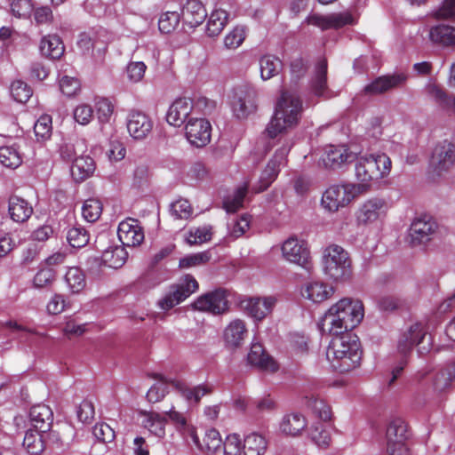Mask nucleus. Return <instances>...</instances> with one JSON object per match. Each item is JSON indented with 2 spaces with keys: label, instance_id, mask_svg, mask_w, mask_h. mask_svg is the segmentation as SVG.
Masks as SVG:
<instances>
[{
  "label": "nucleus",
  "instance_id": "f257e3e1",
  "mask_svg": "<svg viewBox=\"0 0 455 455\" xmlns=\"http://www.w3.org/2000/svg\"><path fill=\"white\" fill-rule=\"evenodd\" d=\"M364 315L363 305L361 300L343 298L333 304L324 314L319 328L329 334H343L355 328Z\"/></svg>",
  "mask_w": 455,
  "mask_h": 455
},
{
  "label": "nucleus",
  "instance_id": "f03ea898",
  "mask_svg": "<svg viewBox=\"0 0 455 455\" xmlns=\"http://www.w3.org/2000/svg\"><path fill=\"white\" fill-rule=\"evenodd\" d=\"M327 349L326 358L334 370L349 371L359 366L362 351L359 339L350 333L332 334Z\"/></svg>",
  "mask_w": 455,
  "mask_h": 455
},
{
  "label": "nucleus",
  "instance_id": "7ed1b4c3",
  "mask_svg": "<svg viewBox=\"0 0 455 455\" xmlns=\"http://www.w3.org/2000/svg\"><path fill=\"white\" fill-rule=\"evenodd\" d=\"M302 101L298 95L289 91H283L278 99L274 116L266 128L270 138L294 128L301 117Z\"/></svg>",
  "mask_w": 455,
  "mask_h": 455
},
{
  "label": "nucleus",
  "instance_id": "20e7f679",
  "mask_svg": "<svg viewBox=\"0 0 455 455\" xmlns=\"http://www.w3.org/2000/svg\"><path fill=\"white\" fill-rule=\"evenodd\" d=\"M354 159L355 175L358 181L354 186L360 194L368 192L373 181L379 180L390 173L392 162L384 153L361 154Z\"/></svg>",
  "mask_w": 455,
  "mask_h": 455
},
{
  "label": "nucleus",
  "instance_id": "39448f33",
  "mask_svg": "<svg viewBox=\"0 0 455 455\" xmlns=\"http://www.w3.org/2000/svg\"><path fill=\"white\" fill-rule=\"evenodd\" d=\"M323 269L334 281L348 279L352 274L351 259L343 247L330 244L323 251Z\"/></svg>",
  "mask_w": 455,
  "mask_h": 455
},
{
  "label": "nucleus",
  "instance_id": "423d86ee",
  "mask_svg": "<svg viewBox=\"0 0 455 455\" xmlns=\"http://www.w3.org/2000/svg\"><path fill=\"white\" fill-rule=\"evenodd\" d=\"M455 165V144L448 140L439 141L433 148L429 159V171L436 177H442Z\"/></svg>",
  "mask_w": 455,
  "mask_h": 455
},
{
  "label": "nucleus",
  "instance_id": "0eeeda50",
  "mask_svg": "<svg viewBox=\"0 0 455 455\" xmlns=\"http://www.w3.org/2000/svg\"><path fill=\"white\" fill-rule=\"evenodd\" d=\"M358 195L361 194L354 184L332 185L323 192L321 205L329 212H336L350 204Z\"/></svg>",
  "mask_w": 455,
  "mask_h": 455
},
{
  "label": "nucleus",
  "instance_id": "6e6552de",
  "mask_svg": "<svg viewBox=\"0 0 455 455\" xmlns=\"http://www.w3.org/2000/svg\"><path fill=\"white\" fill-rule=\"evenodd\" d=\"M289 143L278 148L273 157L268 161L267 166L262 171L259 181L252 187L254 193H260L266 190L277 178L280 167L286 162V156L291 149Z\"/></svg>",
  "mask_w": 455,
  "mask_h": 455
},
{
  "label": "nucleus",
  "instance_id": "1a4fd4ad",
  "mask_svg": "<svg viewBox=\"0 0 455 455\" xmlns=\"http://www.w3.org/2000/svg\"><path fill=\"white\" fill-rule=\"evenodd\" d=\"M234 115L238 119H245L257 110V92L249 86L242 85L234 89L231 100Z\"/></svg>",
  "mask_w": 455,
  "mask_h": 455
},
{
  "label": "nucleus",
  "instance_id": "9d476101",
  "mask_svg": "<svg viewBox=\"0 0 455 455\" xmlns=\"http://www.w3.org/2000/svg\"><path fill=\"white\" fill-rule=\"evenodd\" d=\"M197 286L193 276L186 275L180 283L170 287L169 291L158 301L159 307L165 311L172 309L189 297Z\"/></svg>",
  "mask_w": 455,
  "mask_h": 455
},
{
  "label": "nucleus",
  "instance_id": "9b49d317",
  "mask_svg": "<svg viewBox=\"0 0 455 455\" xmlns=\"http://www.w3.org/2000/svg\"><path fill=\"white\" fill-rule=\"evenodd\" d=\"M387 452L389 455H407L408 450L405 441L408 438L407 426L403 419L396 418L392 419L386 432Z\"/></svg>",
  "mask_w": 455,
  "mask_h": 455
},
{
  "label": "nucleus",
  "instance_id": "f8f14e48",
  "mask_svg": "<svg viewBox=\"0 0 455 455\" xmlns=\"http://www.w3.org/2000/svg\"><path fill=\"white\" fill-rule=\"evenodd\" d=\"M388 206L385 199L371 197L358 208L355 218L360 225H368L385 218Z\"/></svg>",
  "mask_w": 455,
  "mask_h": 455
},
{
  "label": "nucleus",
  "instance_id": "ddd939ff",
  "mask_svg": "<svg viewBox=\"0 0 455 455\" xmlns=\"http://www.w3.org/2000/svg\"><path fill=\"white\" fill-rule=\"evenodd\" d=\"M437 229L435 220L428 215H421L414 219L409 229L410 243L413 246L429 242Z\"/></svg>",
  "mask_w": 455,
  "mask_h": 455
},
{
  "label": "nucleus",
  "instance_id": "4468645a",
  "mask_svg": "<svg viewBox=\"0 0 455 455\" xmlns=\"http://www.w3.org/2000/svg\"><path fill=\"white\" fill-rule=\"evenodd\" d=\"M277 299L274 296L249 297L240 302L241 308L251 317L261 321L272 313Z\"/></svg>",
  "mask_w": 455,
  "mask_h": 455
},
{
  "label": "nucleus",
  "instance_id": "2eb2a0df",
  "mask_svg": "<svg viewBox=\"0 0 455 455\" xmlns=\"http://www.w3.org/2000/svg\"><path fill=\"white\" fill-rule=\"evenodd\" d=\"M283 258L291 263L297 264L307 270L310 269L309 251L303 240L297 237H289L282 245Z\"/></svg>",
  "mask_w": 455,
  "mask_h": 455
},
{
  "label": "nucleus",
  "instance_id": "dca6fc26",
  "mask_svg": "<svg viewBox=\"0 0 455 455\" xmlns=\"http://www.w3.org/2000/svg\"><path fill=\"white\" fill-rule=\"evenodd\" d=\"M111 40V35L107 29L100 28L81 33L77 41V46L84 52L89 53L93 51H105L107 45Z\"/></svg>",
  "mask_w": 455,
  "mask_h": 455
},
{
  "label": "nucleus",
  "instance_id": "f3484780",
  "mask_svg": "<svg viewBox=\"0 0 455 455\" xmlns=\"http://www.w3.org/2000/svg\"><path fill=\"white\" fill-rule=\"evenodd\" d=\"M306 20L308 24L316 26L323 30L338 29L355 22V17L348 12H333L327 15L312 14Z\"/></svg>",
  "mask_w": 455,
  "mask_h": 455
},
{
  "label": "nucleus",
  "instance_id": "a211bd4d",
  "mask_svg": "<svg viewBox=\"0 0 455 455\" xmlns=\"http://www.w3.org/2000/svg\"><path fill=\"white\" fill-rule=\"evenodd\" d=\"M117 235L123 246L128 247L140 245L145 237L139 220L132 218H127L119 223Z\"/></svg>",
  "mask_w": 455,
  "mask_h": 455
},
{
  "label": "nucleus",
  "instance_id": "6ab92c4d",
  "mask_svg": "<svg viewBox=\"0 0 455 455\" xmlns=\"http://www.w3.org/2000/svg\"><path fill=\"white\" fill-rule=\"evenodd\" d=\"M126 127L131 137L140 140L151 132L153 122L145 113L139 110H132L126 118Z\"/></svg>",
  "mask_w": 455,
  "mask_h": 455
},
{
  "label": "nucleus",
  "instance_id": "aec40b11",
  "mask_svg": "<svg viewBox=\"0 0 455 455\" xmlns=\"http://www.w3.org/2000/svg\"><path fill=\"white\" fill-rule=\"evenodd\" d=\"M196 113L194 111V102L190 98H178L169 107L166 120L169 124L180 127L192 114Z\"/></svg>",
  "mask_w": 455,
  "mask_h": 455
},
{
  "label": "nucleus",
  "instance_id": "412c9836",
  "mask_svg": "<svg viewBox=\"0 0 455 455\" xmlns=\"http://www.w3.org/2000/svg\"><path fill=\"white\" fill-rule=\"evenodd\" d=\"M407 76L404 73H395L388 76H379L371 83L367 84L363 92L366 95H377L384 93L389 90L400 87L407 81Z\"/></svg>",
  "mask_w": 455,
  "mask_h": 455
},
{
  "label": "nucleus",
  "instance_id": "4be33fe9",
  "mask_svg": "<svg viewBox=\"0 0 455 455\" xmlns=\"http://www.w3.org/2000/svg\"><path fill=\"white\" fill-rule=\"evenodd\" d=\"M248 335L246 323L243 320L231 321L223 331L225 345L229 348H236L243 345Z\"/></svg>",
  "mask_w": 455,
  "mask_h": 455
},
{
  "label": "nucleus",
  "instance_id": "5701e85b",
  "mask_svg": "<svg viewBox=\"0 0 455 455\" xmlns=\"http://www.w3.org/2000/svg\"><path fill=\"white\" fill-rule=\"evenodd\" d=\"M310 89L316 97L323 99L332 97V93L327 85V61L325 60H322L317 63L314 76L310 82Z\"/></svg>",
  "mask_w": 455,
  "mask_h": 455
},
{
  "label": "nucleus",
  "instance_id": "b1692460",
  "mask_svg": "<svg viewBox=\"0 0 455 455\" xmlns=\"http://www.w3.org/2000/svg\"><path fill=\"white\" fill-rule=\"evenodd\" d=\"M355 156L346 146H330L322 157L326 168L337 169L344 164L353 161Z\"/></svg>",
  "mask_w": 455,
  "mask_h": 455
},
{
  "label": "nucleus",
  "instance_id": "393cba45",
  "mask_svg": "<svg viewBox=\"0 0 455 455\" xmlns=\"http://www.w3.org/2000/svg\"><path fill=\"white\" fill-rule=\"evenodd\" d=\"M228 299L223 290H216L201 296V311L220 315L228 311Z\"/></svg>",
  "mask_w": 455,
  "mask_h": 455
},
{
  "label": "nucleus",
  "instance_id": "a878e982",
  "mask_svg": "<svg viewBox=\"0 0 455 455\" xmlns=\"http://www.w3.org/2000/svg\"><path fill=\"white\" fill-rule=\"evenodd\" d=\"M426 335L427 333L423 326L420 323H414L407 331L401 335L397 345L398 351L403 355H406L415 346L423 342Z\"/></svg>",
  "mask_w": 455,
  "mask_h": 455
},
{
  "label": "nucleus",
  "instance_id": "bb28decb",
  "mask_svg": "<svg viewBox=\"0 0 455 455\" xmlns=\"http://www.w3.org/2000/svg\"><path fill=\"white\" fill-rule=\"evenodd\" d=\"M247 361L251 365L266 371L273 372L278 368L276 363L265 352L262 345L259 343L251 344L247 355Z\"/></svg>",
  "mask_w": 455,
  "mask_h": 455
},
{
  "label": "nucleus",
  "instance_id": "cd10ccee",
  "mask_svg": "<svg viewBox=\"0 0 455 455\" xmlns=\"http://www.w3.org/2000/svg\"><path fill=\"white\" fill-rule=\"evenodd\" d=\"M333 294V289L323 282L310 281L306 283L301 289L303 298L313 303H321Z\"/></svg>",
  "mask_w": 455,
  "mask_h": 455
},
{
  "label": "nucleus",
  "instance_id": "c85d7f7f",
  "mask_svg": "<svg viewBox=\"0 0 455 455\" xmlns=\"http://www.w3.org/2000/svg\"><path fill=\"white\" fill-rule=\"evenodd\" d=\"M31 428L37 432L46 433L52 423V411L49 406L37 404L33 406L29 412Z\"/></svg>",
  "mask_w": 455,
  "mask_h": 455
},
{
  "label": "nucleus",
  "instance_id": "c756f323",
  "mask_svg": "<svg viewBox=\"0 0 455 455\" xmlns=\"http://www.w3.org/2000/svg\"><path fill=\"white\" fill-rule=\"evenodd\" d=\"M95 168V162L91 156H80L72 162L71 176L76 182H82L93 174Z\"/></svg>",
  "mask_w": 455,
  "mask_h": 455
},
{
  "label": "nucleus",
  "instance_id": "7c9ffc66",
  "mask_svg": "<svg viewBox=\"0 0 455 455\" xmlns=\"http://www.w3.org/2000/svg\"><path fill=\"white\" fill-rule=\"evenodd\" d=\"M307 427V419L304 415L292 412L283 416L280 423V430L286 435L295 436L299 435Z\"/></svg>",
  "mask_w": 455,
  "mask_h": 455
},
{
  "label": "nucleus",
  "instance_id": "2f4dec72",
  "mask_svg": "<svg viewBox=\"0 0 455 455\" xmlns=\"http://www.w3.org/2000/svg\"><path fill=\"white\" fill-rule=\"evenodd\" d=\"M8 212L13 221L22 223L29 219L33 212V209L23 198L12 196L9 199Z\"/></svg>",
  "mask_w": 455,
  "mask_h": 455
},
{
  "label": "nucleus",
  "instance_id": "473e14b6",
  "mask_svg": "<svg viewBox=\"0 0 455 455\" xmlns=\"http://www.w3.org/2000/svg\"><path fill=\"white\" fill-rule=\"evenodd\" d=\"M64 50L61 39L56 35H47L40 40L39 51L45 57L59 59L63 55Z\"/></svg>",
  "mask_w": 455,
  "mask_h": 455
},
{
  "label": "nucleus",
  "instance_id": "72a5a7b5",
  "mask_svg": "<svg viewBox=\"0 0 455 455\" xmlns=\"http://www.w3.org/2000/svg\"><path fill=\"white\" fill-rule=\"evenodd\" d=\"M199 0H188L182 9L183 30L194 33L199 25Z\"/></svg>",
  "mask_w": 455,
  "mask_h": 455
},
{
  "label": "nucleus",
  "instance_id": "f704fd0d",
  "mask_svg": "<svg viewBox=\"0 0 455 455\" xmlns=\"http://www.w3.org/2000/svg\"><path fill=\"white\" fill-rule=\"evenodd\" d=\"M429 38L433 44L440 46H455V28L448 25L433 27Z\"/></svg>",
  "mask_w": 455,
  "mask_h": 455
},
{
  "label": "nucleus",
  "instance_id": "c9c22d12",
  "mask_svg": "<svg viewBox=\"0 0 455 455\" xmlns=\"http://www.w3.org/2000/svg\"><path fill=\"white\" fill-rule=\"evenodd\" d=\"M151 378L158 380L147 392L146 398L149 403H155L162 401L169 393L168 384L172 385L173 379H168L162 374L153 373Z\"/></svg>",
  "mask_w": 455,
  "mask_h": 455
},
{
  "label": "nucleus",
  "instance_id": "e433bc0d",
  "mask_svg": "<svg viewBox=\"0 0 455 455\" xmlns=\"http://www.w3.org/2000/svg\"><path fill=\"white\" fill-rule=\"evenodd\" d=\"M64 282L72 294H78L86 287L85 275L78 267H70L67 269Z\"/></svg>",
  "mask_w": 455,
  "mask_h": 455
},
{
  "label": "nucleus",
  "instance_id": "4c0bfd02",
  "mask_svg": "<svg viewBox=\"0 0 455 455\" xmlns=\"http://www.w3.org/2000/svg\"><path fill=\"white\" fill-rule=\"evenodd\" d=\"M23 155L18 144L0 147V164L10 169H16L21 165Z\"/></svg>",
  "mask_w": 455,
  "mask_h": 455
},
{
  "label": "nucleus",
  "instance_id": "58836bf2",
  "mask_svg": "<svg viewBox=\"0 0 455 455\" xmlns=\"http://www.w3.org/2000/svg\"><path fill=\"white\" fill-rule=\"evenodd\" d=\"M143 415L144 427L156 437L164 438L165 435V425L167 422L165 417L156 411H146Z\"/></svg>",
  "mask_w": 455,
  "mask_h": 455
},
{
  "label": "nucleus",
  "instance_id": "ea45409f",
  "mask_svg": "<svg viewBox=\"0 0 455 455\" xmlns=\"http://www.w3.org/2000/svg\"><path fill=\"white\" fill-rule=\"evenodd\" d=\"M259 64L260 77L264 81L277 76L283 68L282 60L278 57L271 54L262 56L259 59Z\"/></svg>",
  "mask_w": 455,
  "mask_h": 455
},
{
  "label": "nucleus",
  "instance_id": "a19ab883",
  "mask_svg": "<svg viewBox=\"0 0 455 455\" xmlns=\"http://www.w3.org/2000/svg\"><path fill=\"white\" fill-rule=\"evenodd\" d=\"M223 442L220 432L215 428H211L205 432L201 443V452L204 455L220 454L222 451Z\"/></svg>",
  "mask_w": 455,
  "mask_h": 455
},
{
  "label": "nucleus",
  "instance_id": "79ce46f5",
  "mask_svg": "<svg viewBox=\"0 0 455 455\" xmlns=\"http://www.w3.org/2000/svg\"><path fill=\"white\" fill-rule=\"evenodd\" d=\"M228 18V15L224 10L212 11L206 23L205 34L210 37L219 36L227 25Z\"/></svg>",
  "mask_w": 455,
  "mask_h": 455
},
{
  "label": "nucleus",
  "instance_id": "37998d69",
  "mask_svg": "<svg viewBox=\"0 0 455 455\" xmlns=\"http://www.w3.org/2000/svg\"><path fill=\"white\" fill-rule=\"evenodd\" d=\"M267 443L263 435L251 433L244 438L243 453L244 455H263L267 451Z\"/></svg>",
  "mask_w": 455,
  "mask_h": 455
},
{
  "label": "nucleus",
  "instance_id": "c03bdc74",
  "mask_svg": "<svg viewBox=\"0 0 455 455\" xmlns=\"http://www.w3.org/2000/svg\"><path fill=\"white\" fill-rule=\"evenodd\" d=\"M128 253L124 246L108 248L102 253V260L112 268L121 267L126 261Z\"/></svg>",
  "mask_w": 455,
  "mask_h": 455
},
{
  "label": "nucleus",
  "instance_id": "a18cd8bd",
  "mask_svg": "<svg viewBox=\"0 0 455 455\" xmlns=\"http://www.w3.org/2000/svg\"><path fill=\"white\" fill-rule=\"evenodd\" d=\"M165 414L168 416L171 422L175 425L179 431H181L183 435L188 434L195 443H198L196 430L195 428L189 427V426L187 424L185 416L181 412L176 411L174 406H172L170 410L166 411Z\"/></svg>",
  "mask_w": 455,
  "mask_h": 455
},
{
  "label": "nucleus",
  "instance_id": "49530a36",
  "mask_svg": "<svg viewBox=\"0 0 455 455\" xmlns=\"http://www.w3.org/2000/svg\"><path fill=\"white\" fill-rule=\"evenodd\" d=\"M43 432H37L36 429L29 428L26 431L23 439V447L32 455L41 453L44 449Z\"/></svg>",
  "mask_w": 455,
  "mask_h": 455
},
{
  "label": "nucleus",
  "instance_id": "de8ad7c7",
  "mask_svg": "<svg viewBox=\"0 0 455 455\" xmlns=\"http://www.w3.org/2000/svg\"><path fill=\"white\" fill-rule=\"evenodd\" d=\"M424 90L429 99L433 100L443 109H447L452 96H450L440 84L429 82L426 84Z\"/></svg>",
  "mask_w": 455,
  "mask_h": 455
},
{
  "label": "nucleus",
  "instance_id": "09e8293b",
  "mask_svg": "<svg viewBox=\"0 0 455 455\" xmlns=\"http://www.w3.org/2000/svg\"><path fill=\"white\" fill-rule=\"evenodd\" d=\"M248 188L249 182L246 181L243 185L239 186L232 196L224 200L223 205L228 212H235L243 206Z\"/></svg>",
  "mask_w": 455,
  "mask_h": 455
},
{
  "label": "nucleus",
  "instance_id": "8fccbe9b",
  "mask_svg": "<svg viewBox=\"0 0 455 455\" xmlns=\"http://www.w3.org/2000/svg\"><path fill=\"white\" fill-rule=\"evenodd\" d=\"M94 107L99 122L100 124L108 123L114 113V105L111 100L105 97H95Z\"/></svg>",
  "mask_w": 455,
  "mask_h": 455
},
{
  "label": "nucleus",
  "instance_id": "3c124183",
  "mask_svg": "<svg viewBox=\"0 0 455 455\" xmlns=\"http://www.w3.org/2000/svg\"><path fill=\"white\" fill-rule=\"evenodd\" d=\"M184 133L188 142L195 148H198L199 140V116L198 113L192 114L183 124Z\"/></svg>",
  "mask_w": 455,
  "mask_h": 455
},
{
  "label": "nucleus",
  "instance_id": "603ef678",
  "mask_svg": "<svg viewBox=\"0 0 455 455\" xmlns=\"http://www.w3.org/2000/svg\"><path fill=\"white\" fill-rule=\"evenodd\" d=\"M56 279V272L50 267H41L33 278V287L36 289L47 288L52 285Z\"/></svg>",
  "mask_w": 455,
  "mask_h": 455
},
{
  "label": "nucleus",
  "instance_id": "864d4df0",
  "mask_svg": "<svg viewBox=\"0 0 455 455\" xmlns=\"http://www.w3.org/2000/svg\"><path fill=\"white\" fill-rule=\"evenodd\" d=\"M307 406L315 413L320 419L328 421L331 418V411L324 401L315 397H307Z\"/></svg>",
  "mask_w": 455,
  "mask_h": 455
},
{
  "label": "nucleus",
  "instance_id": "5fc2aeb1",
  "mask_svg": "<svg viewBox=\"0 0 455 455\" xmlns=\"http://www.w3.org/2000/svg\"><path fill=\"white\" fill-rule=\"evenodd\" d=\"M102 204L99 199L89 198L84 201L82 207V214L88 222L96 221L101 215Z\"/></svg>",
  "mask_w": 455,
  "mask_h": 455
},
{
  "label": "nucleus",
  "instance_id": "6e6d98bb",
  "mask_svg": "<svg viewBox=\"0 0 455 455\" xmlns=\"http://www.w3.org/2000/svg\"><path fill=\"white\" fill-rule=\"evenodd\" d=\"M73 118L80 125H88L93 119L94 110L88 103H79L73 109Z\"/></svg>",
  "mask_w": 455,
  "mask_h": 455
},
{
  "label": "nucleus",
  "instance_id": "4d7b16f0",
  "mask_svg": "<svg viewBox=\"0 0 455 455\" xmlns=\"http://www.w3.org/2000/svg\"><path fill=\"white\" fill-rule=\"evenodd\" d=\"M172 386L179 391L189 407L196 405L199 401V390L197 387H188L186 383L173 379Z\"/></svg>",
  "mask_w": 455,
  "mask_h": 455
},
{
  "label": "nucleus",
  "instance_id": "13d9d810",
  "mask_svg": "<svg viewBox=\"0 0 455 455\" xmlns=\"http://www.w3.org/2000/svg\"><path fill=\"white\" fill-rule=\"evenodd\" d=\"M247 34L245 26H235L224 38V44L228 49L238 48L244 41Z\"/></svg>",
  "mask_w": 455,
  "mask_h": 455
},
{
  "label": "nucleus",
  "instance_id": "bf43d9fd",
  "mask_svg": "<svg viewBox=\"0 0 455 455\" xmlns=\"http://www.w3.org/2000/svg\"><path fill=\"white\" fill-rule=\"evenodd\" d=\"M180 21V16L177 12H166L158 20V28L164 34H170L176 29Z\"/></svg>",
  "mask_w": 455,
  "mask_h": 455
},
{
  "label": "nucleus",
  "instance_id": "052dcab7",
  "mask_svg": "<svg viewBox=\"0 0 455 455\" xmlns=\"http://www.w3.org/2000/svg\"><path fill=\"white\" fill-rule=\"evenodd\" d=\"M52 132V117L48 115L41 116L34 125V132L37 140H48Z\"/></svg>",
  "mask_w": 455,
  "mask_h": 455
},
{
  "label": "nucleus",
  "instance_id": "680f3d73",
  "mask_svg": "<svg viewBox=\"0 0 455 455\" xmlns=\"http://www.w3.org/2000/svg\"><path fill=\"white\" fill-rule=\"evenodd\" d=\"M125 71L131 84H139L145 76L147 65L143 61H131L127 64Z\"/></svg>",
  "mask_w": 455,
  "mask_h": 455
},
{
  "label": "nucleus",
  "instance_id": "e2e57ef3",
  "mask_svg": "<svg viewBox=\"0 0 455 455\" xmlns=\"http://www.w3.org/2000/svg\"><path fill=\"white\" fill-rule=\"evenodd\" d=\"M59 86L62 94L68 98L76 96L81 91L80 81L68 76H64L60 79Z\"/></svg>",
  "mask_w": 455,
  "mask_h": 455
},
{
  "label": "nucleus",
  "instance_id": "0e129e2a",
  "mask_svg": "<svg viewBox=\"0 0 455 455\" xmlns=\"http://www.w3.org/2000/svg\"><path fill=\"white\" fill-rule=\"evenodd\" d=\"M32 89L23 81L16 80L11 85V94L17 102H27L32 96Z\"/></svg>",
  "mask_w": 455,
  "mask_h": 455
},
{
  "label": "nucleus",
  "instance_id": "69168bd1",
  "mask_svg": "<svg viewBox=\"0 0 455 455\" xmlns=\"http://www.w3.org/2000/svg\"><path fill=\"white\" fill-rule=\"evenodd\" d=\"M67 239L74 248H82L89 242V235L83 228L74 227L68 232Z\"/></svg>",
  "mask_w": 455,
  "mask_h": 455
},
{
  "label": "nucleus",
  "instance_id": "338daca9",
  "mask_svg": "<svg viewBox=\"0 0 455 455\" xmlns=\"http://www.w3.org/2000/svg\"><path fill=\"white\" fill-rule=\"evenodd\" d=\"M170 212L176 219H188L192 213V207L188 200L180 198L172 203Z\"/></svg>",
  "mask_w": 455,
  "mask_h": 455
},
{
  "label": "nucleus",
  "instance_id": "774afa93",
  "mask_svg": "<svg viewBox=\"0 0 455 455\" xmlns=\"http://www.w3.org/2000/svg\"><path fill=\"white\" fill-rule=\"evenodd\" d=\"M222 450L224 455H241L242 443L239 436L235 434L228 435L223 443Z\"/></svg>",
  "mask_w": 455,
  "mask_h": 455
}]
</instances>
